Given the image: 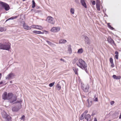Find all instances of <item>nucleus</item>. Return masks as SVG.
Instances as JSON below:
<instances>
[{"instance_id":"obj_1","label":"nucleus","mask_w":121,"mask_h":121,"mask_svg":"<svg viewBox=\"0 0 121 121\" xmlns=\"http://www.w3.org/2000/svg\"><path fill=\"white\" fill-rule=\"evenodd\" d=\"M76 64L78 66L82 69L85 70L86 72L87 73L86 64L83 60L81 59H79L78 61L76 62Z\"/></svg>"},{"instance_id":"obj_2","label":"nucleus","mask_w":121,"mask_h":121,"mask_svg":"<svg viewBox=\"0 0 121 121\" xmlns=\"http://www.w3.org/2000/svg\"><path fill=\"white\" fill-rule=\"evenodd\" d=\"M6 94L4 95V98L5 99H7L9 101L10 103H12L16 100L17 99L16 97L14 96L13 94L11 93H8V98L5 97Z\"/></svg>"},{"instance_id":"obj_3","label":"nucleus","mask_w":121,"mask_h":121,"mask_svg":"<svg viewBox=\"0 0 121 121\" xmlns=\"http://www.w3.org/2000/svg\"><path fill=\"white\" fill-rule=\"evenodd\" d=\"M10 48V45L8 43H4L0 44V49L9 50Z\"/></svg>"},{"instance_id":"obj_4","label":"nucleus","mask_w":121,"mask_h":121,"mask_svg":"<svg viewBox=\"0 0 121 121\" xmlns=\"http://www.w3.org/2000/svg\"><path fill=\"white\" fill-rule=\"evenodd\" d=\"M2 115L5 121H9L10 120V117L7 114L5 111H3L2 112Z\"/></svg>"},{"instance_id":"obj_5","label":"nucleus","mask_w":121,"mask_h":121,"mask_svg":"<svg viewBox=\"0 0 121 121\" xmlns=\"http://www.w3.org/2000/svg\"><path fill=\"white\" fill-rule=\"evenodd\" d=\"M81 87L83 91L85 92H88L89 88V86L87 84H84L82 83Z\"/></svg>"},{"instance_id":"obj_6","label":"nucleus","mask_w":121,"mask_h":121,"mask_svg":"<svg viewBox=\"0 0 121 121\" xmlns=\"http://www.w3.org/2000/svg\"><path fill=\"white\" fill-rule=\"evenodd\" d=\"M46 21L52 24H54L55 22L54 19L51 16H48L47 18Z\"/></svg>"},{"instance_id":"obj_7","label":"nucleus","mask_w":121,"mask_h":121,"mask_svg":"<svg viewBox=\"0 0 121 121\" xmlns=\"http://www.w3.org/2000/svg\"><path fill=\"white\" fill-rule=\"evenodd\" d=\"M0 4L4 8L6 11H8L9 9L10 8L9 5L5 3L1 2H0Z\"/></svg>"},{"instance_id":"obj_8","label":"nucleus","mask_w":121,"mask_h":121,"mask_svg":"<svg viewBox=\"0 0 121 121\" xmlns=\"http://www.w3.org/2000/svg\"><path fill=\"white\" fill-rule=\"evenodd\" d=\"M15 76V75L14 73H11L7 75L5 78L7 79L11 80Z\"/></svg>"},{"instance_id":"obj_9","label":"nucleus","mask_w":121,"mask_h":121,"mask_svg":"<svg viewBox=\"0 0 121 121\" xmlns=\"http://www.w3.org/2000/svg\"><path fill=\"white\" fill-rule=\"evenodd\" d=\"M60 28L59 27H55L52 28L50 31L53 32H57L59 31L60 30Z\"/></svg>"},{"instance_id":"obj_10","label":"nucleus","mask_w":121,"mask_h":121,"mask_svg":"<svg viewBox=\"0 0 121 121\" xmlns=\"http://www.w3.org/2000/svg\"><path fill=\"white\" fill-rule=\"evenodd\" d=\"M84 41L86 44L89 45L91 43L90 39L87 36H84Z\"/></svg>"},{"instance_id":"obj_11","label":"nucleus","mask_w":121,"mask_h":121,"mask_svg":"<svg viewBox=\"0 0 121 121\" xmlns=\"http://www.w3.org/2000/svg\"><path fill=\"white\" fill-rule=\"evenodd\" d=\"M107 40L108 42L110 43L112 46H116V44L114 43V41L110 37H109L108 39Z\"/></svg>"},{"instance_id":"obj_12","label":"nucleus","mask_w":121,"mask_h":121,"mask_svg":"<svg viewBox=\"0 0 121 121\" xmlns=\"http://www.w3.org/2000/svg\"><path fill=\"white\" fill-rule=\"evenodd\" d=\"M85 119L86 120V121H91V117L89 114H87L84 116Z\"/></svg>"},{"instance_id":"obj_13","label":"nucleus","mask_w":121,"mask_h":121,"mask_svg":"<svg viewBox=\"0 0 121 121\" xmlns=\"http://www.w3.org/2000/svg\"><path fill=\"white\" fill-rule=\"evenodd\" d=\"M20 105L18 106L17 107H15L13 108L12 110L13 112H17L20 108Z\"/></svg>"},{"instance_id":"obj_14","label":"nucleus","mask_w":121,"mask_h":121,"mask_svg":"<svg viewBox=\"0 0 121 121\" xmlns=\"http://www.w3.org/2000/svg\"><path fill=\"white\" fill-rule=\"evenodd\" d=\"M23 27L25 29L27 30H29L31 29L30 27L29 26L27 25H26L25 23L23 24Z\"/></svg>"},{"instance_id":"obj_15","label":"nucleus","mask_w":121,"mask_h":121,"mask_svg":"<svg viewBox=\"0 0 121 121\" xmlns=\"http://www.w3.org/2000/svg\"><path fill=\"white\" fill-rule=\"evenodd\" d=\"M80 2L83 6L85 8H87L86 5L84 0H81Z\"/></svg>"},{"instance_id":"obj_16","label":"nucleus","mask_w":121,"mask_h":121,"mask_svg":"<svg viewBox=\"0 0 121 121\" xmlns=\"http://www.w3.org/2000/svg\"><path fill=\"white\" fill-rule=\"evenodd\" d=\"M68 52L69 54H71L72 52V50L71 47V46L70 45H69L68 46Z\"/></svg>"},{"instance_id":"obj_17","label":"nucleus","mask_w":121,"mask_h":121,"mask_svg":"<svg viewBox=\"0 0 121 121\" xmlns=\"http://www.w3.org/2000/svg\"><path fill=\"white\" fill-rule=\"evenodd\" d=\"M67 42V41L66 40L62 39H60L59 42V43L60 44H64Z\"/></svg>"},{"instance_id":"obj_18","label":"nucleus","mask_w":121,"mask_h":121,"mask_svg":"<svg viewBox=\"0 0 121 121\" xmlns=\"http://www.w3.org/2000/svg\"><path fill=\"white\" fill-rule=\"evenodd\" d=\"M112 77L114 79L117 80L121 78V77L120 76H117L116 75H114L112 76Z\"/></svg>"},{"instance_id":"obj_19","label":"nucleus","mask_w":121,"mask_h":121,"mask_svg":"<svg viewBox=\"0 0 121 121\" xmlns=\"http://www.w3.org/2000/svg\"><path fill=\"white\" fill-rule=\"evenodd\" d=\"M6 30V27H0V32L5 31Z\"/></svg>"},{"instance_id":"obj_20","label":"nucleus","mask_w":121,"mask_h":121,"mask_svg":"<svg viewBox=\"0 0 121 121\" xmlns=\"http://www.w3.org/2000/svg\"><path fill=\"white\" fill-rule=\"evenodd\" d=\"M6 94V95L5 97H6L7 98H8V94H7V92H5L2 95V99L4 100H7V99H5L4 98V95Z\"/></svg>"},{"instance_id":"obj_21","label":"nucleus","mask_w":121,"mask_h":121,"mask_svg":"<svg viewBox=\"0 0 121 121\" xmlns=\"http://www.w3.org/2000/svg\"><path fill=\"white\" fill-rule=\"evenodd\" d=\"M73 69L75 74H78V68H76L75 67H73Z\"/></svg>"},{"instance_id":"obj_22","label":"nucleus","mask_w":121,"mask_h":121,"mask_svg":"<svg viewBox=\"0 0 121 121\" xmlns=\"http://www.w3.org/2000/svg\"><path fill=\"white\" fill-rule=\"evenodd\" d=\"M36 29H39V30H41L43 29V27L42 26L38 25H36Z\"/></svg>"},{"instance_id":"obj_23","label":"nucleus","mask_w":121,"mask_h":121,"mask_svg":"<svg viewBox=\"0 0 121 121\" xmlns=\"http://www.w3.org/2000/svg\"><path fill=\"white\" fill-rule=\"evenodd\" d=\"M46 42L49 45H50L51 46H56V45L55 44H54L53 43H52L50 41H47Z\"/></svg>"},{"instance_id":"obj_24","label":"nucleus","mask_w":121,"mask_h":121,"mask_svg":"<svg viewBox=\"0 0 121 121\" xmlns=\"http://www.w3.org/2000/svg\"><path fill=\"white\" fill-rule=\"evenodd\" d=\"M83 50L82 48H81L79 49L77 52V53L79 54H81L82 53Z\"/></svg>"},{"instance_id":"obj_25","label":"nucleus","mask_w":121,"mask_h":121,"mask_svg":"<svg viewBox=\"0 0 121 121\" xmlns=\"http://www.w3.org/2000/svg\"><path fill=\"white\" fill-rule=\"evenodd\" d=\"M87 102L88 103L87 105L88 106V107H90L92 104L91 101H90V102H89V99H88L87 100Z\"/></svg>"},{"instance_id":"obj_26","label":"nucleus","mask_w":121,"mask_h":121,"mask_svg":"<svg viewBox=\"0 0 121 121\" xmlns=\"http://www.w3.org/2000/svg\"><path fill=\"white\" fill-rule=\"evenodd\" d=\"M96 8L98 11H100V4L96 5Z\"/></svg>"},{"instance_id":"obj_27","label":"nucleus","mask_w":121,"mask_h":121,"mask_svg":"<svg viewBox=\"0 0 121 121\" xmlns=\"http://www.w3.org/2000/svg\"><path fill=\"white\" fill-rule=\"evenodd\" d=\"M74 8H71L70 9V12L72 14H73L74 13Z\"/></svg>"},{"instance_id":"obj_28","label":"nucleus","mask_w":121,"mask_h":121,"mask_svg":"<svg viewBox=\"0 0 121 121\" xmlns=\"http://www.w3.org/2000/svg\"><path fill=\"white\" fill-rule=\"evenodd\" d=\"M56 87L57 88V89L58 90H60L61 88L59 84H57V85Z\"/></svg>"},{"instance_id":"obj_29","label":"nucleus","mask_w":121,"mask_h":121,"mask_svg":"<svg viewBox=\"0 0 121 121\" xmlns=\"http://www.w3.org/2000/svg\"><path fill=\"white\" fill-rule=\"evenodd\" d=\"M32 8H34L35 6V1L34 0H33L32 1Z\"/></svg>"},{"instance_id":"obj_30","label":"nucleus","mask_w":121,"mask_h":121,"mask_svg":"<svg viewBox=\"0 0 121 121\" xmlns=\"http://www.w3.org/2000/svg\"><path fill=\"white\" fill-rule=\"evenodd\" d=\"M84 115L83 114H82L80 116V119L81 120H82L85 117H84Z\"/></svg>"},{"instance_id":"obj_31","label":"nucleus","mask_w":121,"mask_h":121,"mask_svg":"<svg viewBox=\"0 0 121 121\" xmlns=\"http://www.w3.org/2000/svg\"><path fill=\"white\" fill-rule=\"evenodd\" d=\"M54 83L55 82H54L51 83H50L49 84V86L50 87H52L54 85Z\"/></svg>"},{"instance_id":"obj_32","label":"nucleus","mask_w":121,"mask_h":121,"mask_svg":"<svg viewBox=\"0 0 121 121\" xmlns=\"http://www.w3.org/2000/svg\"><path fill=\"white\" fill-rule=\"evenodd\" d=\"M119 114V112L118 111H116L115 112V113L113 115H115L116 116H117Z\"/></svg>"},{"instance_id":"obj_33","label":"nucleus","mask_w":121,"mask_h":121,"mask_svg":"<svg viewBox=\"0 0 121 121\" xmlns=\"http://www.w3.org/2000/svg\"><path fill=\"white\" fill-rule=\"evenodd\" d=\"M100 4V1L99 0H97L96 2V4L99 5Z\"/></svg>"},{"instance_id":"obj_34","label":"nucleus","mask_w":121,"mask_h":121,"mask_svg":"<svg viewBox=\"0 0 121 121\" xmlns=\"http://www.w3.org/2000/svg\"><path fill=\"white\" fill-rule=\"evenodd\" d=\"M36 25H33L31 26L30 27V28H36Z\"/></svg>"},{"instance_id":"obj_35","label":"nucleus","mask_w":121,"mask_h":121,"mask_svg":"<svg viewBox=\"0 0 121 121\" xmlns=\"http://www.w3.org/2000/svg\"><path fill=\"white\" fill-rule=\"evenodd\" d=\"M33 33L36 34H39V31L37 30H34L33 31Z\"/></svg>"},{"instance_id":"obj_36","label":"nucleus","mask_w":121,"mask_h":121,"mask_svg":"<svg viewBox=\"0 0 121 121\" xmlns=\"http://www.w3.org/2000/svg\"><path fill=\"white\" fill-rule=\"evenodd\" d=\"M108 26L110 28V29H112V30H113V28L111 26H110L109 24V23H108Z\"/></svg>"},{"instance_id":"obj_37","label":"nucleus","mask_w":121,"mask_h":121,"mask_svg":"<svg viewBox=\"0 0 121 121\" xmlns=\"http://www.w3.org/2000/svg\"><path fill=\"white\" fill-rule=\"evenodd\" d=\"M25 116L24 115H23L22 117L20 119L22 120H23V121L25 120Z\"/></svg>"},{"instance_id":"obj_38","label":"nucleus","mask_w":121,"mask_h":121,"mask_svg":"<svg viewBox=\"0 0 121 121\" xmlns=\"http://www.w3.org/2000/svg\"><path fill=\"white\" fill-rule=\"evenodd\" d=\"M88 112V111L87 110H86L82 114L85 115V116L86 115V114Z\"/></svg>"},{"instance_id":"obj_39","label":"nucleus","mask_w":121,"mask_h":121,"mask_svg":"<svg viewBox=\"0 0 121 121\" xmlns=\"http://www.w3.org/2000/svg\"><path fill=\"white\" fill-rule=\"evenodd\" d=\"M12 19H13V17H10V18H8V19H7L6 21V22L7 21H8L9 20H12Z\"/></svg>"},{"instance_id":"obj_40","label":"nucleus","mask_w":121,"mask_h":121,"mask_svg":"<svg viewBox=\"0 0 121 121\" xmlns=\"http://www.w3.org/2000/svg\"><path fill=\"white\" fill-rule=\"evenodd\" d=\"M110 61L111 63H113V60L112 58H110Z\"/></svg>"},{"instance_id":"obj_41","label":"nucleus","mask_w":121,"mask_h":121,"mask_svg":"<svg viewBox=\"0 0 121 121\" xmlns=\"http://www.w3.org/2000/svg\"><path fill=\"white\" fill-rule=\"evenodd\" d=\"M114 103V101H112L110 102V104L111 105H113Z\"/></svg>"},{"instance_id":"obj_42","label":"nucleus","mask_w":121,"mask_h":121,"mask_svg":"<svg viewBox=\"0 0 121 121\" xmlns=\"http://www.w3.org/2000/svg\"><path fill=\"white\" fill-rule=\"evenodd\" d=\"M78 60V59L77 58H75L74 60L73 61H74V62L75 63V62L77 61Z\"/></svg>"},{"instance_id":"obj_43","label":"nucleus","mask_w":121,"mask_h":121,"mask_svg":"<svg viewBox=\"0 0 121 121\" xmlns=\"http://www.w3.org/2000/svg\"><path fill=\"white\" fill-rule=\"evenodd\" d=\"M111 66L112 67H114V65L113 63V62L112 63H111Z\"/></svg>"},{"instance_id":"obj_44","label":"nucleus","mask_w":121,"mask_h":121,"mask_svg":"<svg viewBox=\"0 0 121 121\" xmlns=\"http://www.w3.org/2000/svg\"><path fill=\"white\" fill-rule=\"evenodd\" d=\"M92 4L93 5H95V1L93 0L92 2Z\"/></svg>"},{"instance_id":"obj_45","label":"nucleus","mask_w":121,"mask_h":121,"mask_svg":"<svg viewBox=\"0 0 121 121\" xmlns=\"http://www.w3.org/2000/svg\"><path fill=\"white\" fill-rule=\"evenodd\" d=\"M94 101H98V99L97 97L95 99H94Z\"/></svg>"},{"instance_id":"obj_46","label":"nucleus","mask_w":121,"mask_h":121,"mask_svg":"<svg viewBox=\"0 0 121 121\" xmlns=\"http://www.w3.org/2000/svg\"><path fill=\"white\" fill-rule=\"evenodd\" d=\"M118 55H116L115 56V57L116 59H118Z\"/></svg>"},{"instance_id":"obj_47","label":"nucleus","mask_w":121,"mask_h":121,"mask_svg":"<svg viewBox=\"0 0 121 121\" xmlns=\"http://www.w3.org/2000/svg\"><path fill=\"white\" fill-rule=\"evenodd\" d=\"M115 54L116 55H118V53L117 51H116L115 52Z\"/></svg>"},{"instance_id":"obj_48","label":"nucleus","mask_w":121,"mask_h":121,"mask_svg":"<svg viewBox=\"0 0 121 121\" xmlns=\"http://www.w3.org/2000/svg\"><path fill=\"white\" fill-rule=\"evenodd\" d=\"M60 60L61 61H62L64 62H65V60H64L62 58H61V59H60Z\"/></svg>"},{"instance_id":"obj_49","label":"nucleus","mask_w":121,"mask_h":121,"mask_svg":"<svg viewBox=\"0 0 121 121\" xmlns=\"http://www.w3.org/2000/svg\"><path fill=\"white\" fill-rule=\"evenodd\" d=\"M13 19H16L17 17V16L13 17Z\"/></svg>"},{"instance_id":"obj_50","label":"nucleus","mask_w":121,"mask_h":121,"mask_svg":"<svg viewBox=\"0 0 121 121\" xmlns=\"http://www.w3.org/2000/svg\"><path fill=\"white\" fill-rule=\"evenodd\" d=\"M94 121H97V119L96 118H94Z\"/></svg>"},{"instance_id":"obj_51","label":"nucleus","mask_w":121,"mask_h":121,"mask_svg":"<svg viewBox=\"0 0 121 121\" xmlns=\"http://www.w3.org/2000/svg\"><path fill=\"white\" fill-rule=\"evenodd\" d=\"M119 118L120 119H121V113L120 114V115L119 116Z\"/></svg>"},{"instance_id":"obj_52","label":"nucleus","mask_w":121,"mask_h":121,"mask_svg":"<svg viewBox=\"0 0 121 121\" xmlns=\"http://www.w3.org/2000/svg\"><path fill=\"white\" fill-rule=\"evenodd\" d=\"M42 32L40 31H39V34H41Z\"/></svg>"},{"instance_id":"obj_53","label":"nucleus","mask_w":121,"mask_h":121,"mask_svg":"<svg viewBox=\"0 0 121 121\" xmlns=\"http://www.w3.org/2000/svg\"><path fill=\"white\" fill-rule=\"evenodd\" d=\"M44 32H47V33H48V31H46V30H44Z\"/></svg>"},{"instance_id":"obj_54","label":"nucleus","mask_w":121,"mask_h":121,"mask_svg":"<svg viewBox=\"0 0 121 121\" xmlns=\"http://www.w3.org/2000/svg\"><path fill=\"white\" fill-rule=\"evenodd\" d=\"M3 83V82H0V84H2Z\"/></svg>"},{"instance_id":"obj_55","label":"nucleus","mask_w":121,"mask_h":121,"mask_svg":"<svg viewBox=\"0 0 121 121\" xmlns=\"http://www.w3.org/2000/svg\"><path fill=\"white\" fill-rule=\"evenodd\" d=\"M10 83H12V81H10Z\"/></svg>"},{"instance_id":"obj_56","label":"nucleus","mask_w":121,"mask_h":121,"mask_svg":"<svg viewBox=\"0 0 121 121\" xmlns=\"http://www.w3.org/2000/svg\"><path fill=\"white\" fill-rule=\"evenodd\" d=\"M44 34V32H42L41 34Z\"/></svg>"},{"instance_id":"obj_57","label":"nucleus","mask_w":121,"mask_h":121,"mask_svg":"<svg viewBox=\"0 0 121 121\" xmlns=\"http://www.w3.org/2000/svg\"><path fill=\"white\" fill-rule=\"evenodd\" d=\"M96 96V95H95V97Z\"/></svg>"}]
</instances>
